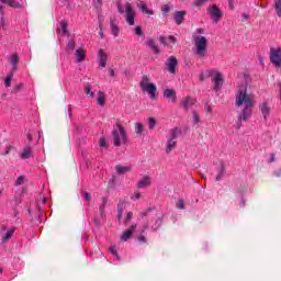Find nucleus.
<instances>
[{
	"label": "nucleus",
	"instance_id": "obj_32",
	"mask_svg": "<svg viewBox=\"0 0 281 281\" xmlns=\"http://www.w3.org/2000/svg\"><path fill=\"white\" fill-rule=\"evenodd\" d=\"M115 171L117 175H126V172H131V167L117 165L115 166Z\"/></svg>",
	"mask_w": 281,
	"mask_h": 281
},
{
	"label": "nucleus",
	"instance_id": "obj_6",
	"mask_svg": "<svg viewBox=\"0 0 281 281\" xmlns=\"http://www.w3.org/2000/svg\"><path fill=\"white\" fill-rule=\"evenodd\" d=\"M206 76L213 77L212 81L215 85L213 87V89L215 91H221V89H223L224 79H223V75L221 72L216 71V69H209V70H206Z\"/></svg>",
	"mask_w": 281,
	"mask_h": 281
},
{
	"label": "nucleus",
	"instance_id": "obj_3",
	"mask_svg": "<svg viewBox=\"0 0 281 281\" xmlns=\"http://www.w3.org/2000/svg\"><path fill=\"white\" fill-rule=\"evenodd\" d=\"M193 54L200 59L207 58V37L203 35H193Z\"/></svg>",
	"mask_w": 281,
	"mask_h": 281
},
{
	"label": "nucleus",
	"instance_id": "obj_56",
	"mask_svg": "<svg viewBox=\"0 0 281 281\" xmlns=\"http://www.w3.org/2000/svg\"><path fill=\"white\" fill-rule=\"evenodd\" d=\"M83 199H85V201H87L89 203V201H91V193L85 192L83 193Z\"/></svg>",
	"mask_w": 281,
	"mask_h": 281
},
{
	"label": "nucleus",
	"instance_id": "obj_18",
	"mask_svg": "<svg viewBox=\"0 0 281 281\" xmlns=\"http://www.w3.org/2000/svg\"><path fill=\"white\" fill-rule=\"evenodd\" d=\"M216 176H215V181H222L223 177H225V165L221 162L216 168Z\"/></svg>",
	"mask_w": 281,
	"mask_h": 281
},
{
	"label": "nucleus",
	"instance_id": "obj_16",
	"mask_svg": "<svg viewBox=\"0 0 281 281\" xmlns=\"http://www.w3.org/2000/svg\"><path fill=\"white\" fill-rule=\"evenodd\" d=\"M110 30H111V34H112V36H114V38H117V36H120V25L117 24L115 19L110 20Z\"/></svg>",
	"mask_w": 281,
	"mask_h": 281
},
{
	"label": "nucleus",
	"instance_id": "obj_9",
	"mask_svg": "<svg viewBox=\"0 0 281 281\" xmlns=\"http://www.w3.org/2000/svg\"><path fill=\"white\" fill-rule=\"evenodd\" d=\"M177 65H179V61L175 56H170L165 63V66L167 67V70L169 71V74H176Z\"/></svg>",
	"mask_w": 281,
	"mask_h": 281
},
{
	"label": "nucleus",
	"instance_id": "obj_27",
	"mask_svg": "<svg viewBox=\"0 0 281 281\" xmlns=\"http://www.w3.org/2000/svg\"><path fill=\"white\" fill-rule=\"evenodd\" d=\"M83 91L88 98H95V92L93 91V87L91 86V83L86 82L83 85Z\"/></svg>",
	"mask_w": 281,
	"mask_h": 281
},
{
	"label": "nucleus",
	"instance_id": "obj_7",
	"mask_svg": "<svg viewBox=\"0 0 281 281\" xmlns=\"http://www.w3.org/2000/svg\"><path fill=\"white\" fill-rule=\"evenodd\" d=\"M206 11L209 12V14L212 16L213 21L215 23H218V21H221V16H223V11H221V9H218V5L216 4H211L209 5V8L206 9Z\"/></svg>",
	"mask_w": 281,
	"mask_h": 281
},
{
	"label": "nucleus",
	"instance_id": "obj_47",
	"mask_svg": "<svg viewBox=\"0 0 281 281\" xmlns=\"http://www.w3.org/2000/svg\"><path fill=\"white\" fill-rule=\"evenodd\" d=\"M133 221V212H128L127 215L125 216V220L123 222V225L125 227H128V224Z\"/></svg>",
	"mask_w": 281,
	"mask_h": 281
},
{
	"label": "nucleus",
	"instance_id": "obj_2",
	"mask_svg": "<svg viewBox=\"0 0 281 281\" xmlns=\"http://www.w3.org/2000/svg\"><path fill=\"white\" fill-rule=\"evenodd\" d=\"M140 218H147L148 222L144 225H148V229H151V232H157L161 227V215L150 207L140 212Z\"/></svg>",
	"mask_w": 281,
	"mask_h": 281
},
{
	"label": "nucleus",
	"instance_id": "obj_53",
	"mask_svg": "<svg viewBox=\"0 0 281 281\" xmlns=\"http://www.w3.org/2000/svg\"><path fill=\"white\" fill-rule=\"evenodd\" d=\"M193 115V122L194 124H199V122H201V119L199 117V115L196 114V111L192 112Z\"/></svg>",
	"mask_w": 281,
	"mask_h": 281
},
{
	"label": "nucleus",
	"instance_id": "obj_20",
	"mask_svg": "<svg viewBox=\"0 0 281 281\" xmlns=\"http://www.w3.org/2000/svg\"><path fill=\"white\" fill-rule=\"evenodd\" d=\"M186 14H188V12L186 11H177L173 15V21L177 25H181L186 19Z\"/></svg>",
	"mask_w": 281,
	"mask_h": 281
},
{
	"label": "nucleus",
	"instance_id": "obj_59",
	"mask_svg": "<svg viewBox=\"0 0 281 281\" xmlns=\"http://www.w3.org/2000/svg\"><path fill=\"white\" fill-rule=\"evenodd\" d=\"M169 43H177V38L172 35H169L168 38Z\"/></svg>",
	"mask_w": 281,
	"mask_h": 281
},
{
	"label": "nucleus",
	"instance_id": "obj_22",
	"mask_svg": "<svg viewBox=\"0 0 281 281\" xmlns=\"http://www.w3.org/2000/svg\"><path fill=\"white\" fill-rule=\"evenodd\" d=\"M19 55L16 53L12 54L10 57H9V63L10 65H12V69H11V72L14 74V71H16L18 69V65H19Z\"/></svg>",
	"mask_w": 281,
	"mask_h": 281
},
{
	"label": "nucleus",
	"instance_id": "obj_48",
	"mask_svg": "<svg viewBox=\"0 0 281 281\" xmlns=\"http://www.w3.org/2000/svg\"><path fill=\"white\" fill-rule=\"evenodd\" d=\"M148 126H149V131L155 130V126H157V121L155 120V117H149L148 119Z\"/></svg>",
	"mask_w": 281,
	"mask_h": 281
},
{
	"label": "nucleus",
	"instance_id": "obj_38",
	"mask_svg": "<svg viewBox=\"0 0 281 281\" xmlns=\"http://www.w3.org/2000/svg\"><path fill=\"white\" fill-rule=\"evenodd\" d=\"M106 203H109V200L106 198H102V203L99 206V212H100L101 218H104V210L106 207Z\"/></svg>",
	"mask_w": 281,
	"mask_h": 281
},
{
	"label": "nucleus",
	"instance_id": "obj_19",
	"mask_svg": "<svg viewBox=\"0 0 281 281\" xmlns=\"http://www.w3.org/2000/svg\"><path fill=\"white\" fill-rule=\"evenodd\" d=\"M148 227H149L148 224H143L140 234L137 237V241L139 243V245H146L147 243L146 231H148Z\"/></svg>",
	"mask_w": 281,
	"mask_h": 281
},
{
	"label": "nucleus",
	"instance_id": "obj_11",
	"mask_svg": "<svg viewBox=\"0 0 281 281\" xmlns=\"http://www.w3.org/2000/svg\"><path fill=\"white\" fill-rule=\"evenodd\" d=\"M3 3L10 5V8H23L25 0H20V2H16V0H0V8H2V10Z\"/></svg>",
	"mask_w": 281,
	"mask_h": 281
},
{
	"label": "nucleus",
	"instance_id": "obj_13",
	"mask_svg": "<svg viewBox=\"0 0 281 281\" xmlns=\"http://www.w3.org/2000/svg\"><path fill=\"white\" fill-rule=\"evenodd\" d=\"M106 60H109V56L106 55V53L104 52V49H99L98 52V63H99V67H101L102 69H104V67H106Z\"/></svg>",
	"mask_w": 281,
	"mask_h": 281
},
{
	"label": "nucleus",
	"instance_id": "obj_24",
	"mask_svg": "<svg viewBox=\"0 0 281 281\" xmlns=\"http://www.w3.org/2000/svg\"><path fill=\"white\" fill-rule=\"evenodd\" d=\"M59 27L58 32H61V36H67V34H69V22H67V20H61L59 23Z\"/></svg>",
	"mask_w": 281,
	"mask_h": 281
},
{
	"label": "nucleus",
	"instance_id": "obj_64",
	"mask_svg": "<svg viewBox=\"0 0 281 281\" xmlns=\"http://www.w3.org/2000/svg\"><path fill=\"white\" fill-rule=\"evenodd\" d=\"M274 177H281V169H279L278 171L273 172Z\"/></svg>",
	"mask_w": 281,
	"mask_h": 281
},
{
	"label": "nucleus",
	"instance_id": "obj_33",
	"mask_svg": "<svg viewBox=\"0 0 281 281\" xmlns=\"http://www.w3.org/2000/svg\"><path fill=\"white\" fill-rule=\"evenodd\" d=\"M81 157L88 168H91V156L87 150H81Z\"/></svg>",
	"mask_w": 281,
	"mask_h": 281
},
{
	"label": "nucleus",
	"instance_id": "obj_17",
	"mask_svg": "<svg viewBox=\"0 0 281 281\" xmlns=\"http://www.w3.org/2000/svg\"><path fill=\"white\" fill-rule=\"evenodd\" d=\"M1 229L2 232H5L4 234H2L1 243L5 244L8 240H10V238H12V236H14V228L2 227Z\"/></svg>",
	"mask_w": 281,
	"mask_h": 281
},
{
	"label": "nucleus",
	"instance_id": "obj_12",
	"mask_svg": "<svg viewBox=\"0 0 281 281\" xmlns=\"http://www.w3.org/2000/svg\"><path fill=\"white\" fill-rule=\"evenodd\" d=\"M137 229V224H134L132 226H130V228H127L125 232H123V234L121 235V240L123 243H126L127 240H130L131 236H133V234H135V231Z\"/></svg>",
	"mask_w": 281,
	"mask_h": 281
},
{
	"label": "nucleus",
	"instance_id": "obj_35",
	"mask_svg": "<svg viewBox=\"0 0 281 281\" xmlns=\"http://www.w3.org/2000/svg\"><path fill=\"white\" fill-rule=\"evenodd\" d=\"M138 9L140 10V12H143V14H148L149 16H151V14H155V12H153V10L148 9V5H146V3H144V2L138 4Z\"/></svg>",
	"mask_w": 281,
	"mask_h": 281
},
{
	"label": "nucleus",
	"instance_id": "obj_29",
	"mask_svg": "<svg viewBox=\"0 0 281 281\" xmlns=\"http://www.w3.org/2000/svg\"><path fill=\"white\" fill-rule=\"evenodd\" d=\"M148 186H150V177L148 176L143 177L137 183L139 189L148 188Z\"/></svg>",
	"mask_w": 281,
	"mask_h": 281
},
{
	"label": "nucleus",
	"instance_id": "obj_31",
	"mask_svg": "<svg viewBox=\"0 0 281 281\" xmlns=\"http://www.w3.org/2000/svg\"><path fill=\"white\" fill-rule=\"evenodd\" d=\"M164 97L165 98H171V102L175 103L177 102V97H176V92L172 89H166L164 90Z\"/></svg>",
	"mask_w": 281,
	"mask_h": 281
},
{
	"label": "nucleus",
	"instance_id": "obj_28",
	"mask_svg": "<svg viewBox=\"0 0 281 281\" xmlns=\"http://www.w3.org/2000/svg\"><path fill=\"white\" fill-rule=\"evenodd\" d=\"M21 159H30L32 157V146L26 145L20 154Z\"/></svg>",
	"mask_w": 281,
	"mask_h": 281
},
{
	"label": "nucleus",
	"instance_id": "obj_10",
	"mask_svg": "<svg viewBox=\"0 0 281 281\" xmlns=\"http://www.w3.org/2000/svg\"><path fill=\"white\" fill-rule=\"evenodd\" d=\"M140 89L145 93H148L151 100H155V98H157V86L155 83H149Z\"/></svg>",
	"mask_w": 281,
	"mask_h": 281
},
{
	"label": "nucleus",
	"instance_id": "obj_1",
	"mask_svg": "<svg viewBox=\"0 0 281 281\" xmlns=\"http://www.w3.org/2000/svg\"><path fill=\"white\" fill-rule=\"evenodd\" d=\"M247 79L245 77H238L235 105L237 108L244 105V109L237 115L238 126H240V122H249V120H251V115H254V97L247 93Z\"/></svg>",
	"mask_w": 281,
	"mask_h": 281
},
{
	"label": "nucleus",
	"instance_id": "obj_41",
	"mask_svg": "<svg viewBox=\"0 0 281 281\" xmlns=\"http://www.w3.org/2000/svg\"><path fill=\"white\" fill-rule=\"evenodd\" d=\"M209 0H194L192 3V8H198L199 10H201V8H203V5H205V3H207Z\"/></svg>",
	"mask_w": 281,
	"mask_h": 281
},
{
	"label": "nucleus",
	"instance_id": "obj_30",
	"mask_svg": "<svg viewBox=\"0 0 281 281\" xmlns=\"http://www.w3.org/2000/svg\"><path fill=\"white\" fill-rule=\"evenodd\" d=\"M175 148H177V140H172V139L168 138L167 144H166L167 155H170V153L173 151Z\"/></svg>",
	"mask_w": 281,
	"mask_h": 281
},
{
	"label": "nucleus",
	"instance_id": "obj_60",
	"mask_svg": "<svg viewBox=\"0 0 281 281\" xmlns=\"http://www.w3.org/2000/svg\"><path fill=\"white\" fill-rule=\"evenodd\" d=\"M204 109H205L206 113H212V106H210V104H205Z\"/></svg>",
	"mask_w": 281,
	"mask_h": 281
},
{
	"label": "nucleus",
	"instance_id": "obj_49",
	"mask_svg": "<svg viewBox=\"0 0 281 281\" xmlns=\"http://www.w3.org/2000/svg\"><path fill=\"white\" fill-rule=\"evenodd\" d=\"M99 146H100V148H109V145H106V138L104 136L100 137Z\"/></svg>",
	"mask_w": 281,
	"mask_h": 281
},
{
	"label": "nucleus",
	"instance_id": "obj_4",
	"mask_svg": "<svg viewBox=\"0 0 281 281\" xmlns=\"http://www.w3.org/2000/svg\"><path fill=\"white\" fill-rule=\"evenodd\" d=\"M112 139L113 145L116 148H120V146H125V144H128V135L126 134V130L124 126L116 124L112 131Z\"/></svg>",
	"mask_w": 281,
	"mask_h": 281
},
{
	"label": "nucleus",
	"instance_id": "obj_57",
	"mask_svg": "<svg viewBox=\"0 0 281 281\" xmlns=\"http://www.w3.org/2000/svg\"><path fill=\"white\" fill-rule=\"evenodd\" d=\"M246 21H249V14L243 13V14H241V22H243V23H246Z\"/></svg>",
	"mask_w": 281,
	"mask_h": 281
},
{
	"label": "nucleus",
	"instance_id": "obj_23",
	"mask_svg": "<svg viewBox=\"0 0 281 281\" xmlns=\"http://www.w3.org/2000/svg\"><path fill=\"white\" fill-rule=\"evenodd\" d=\"M74 133L78 140H80V137L86 135L87 131L85 130V126L75 124L74 126Z\"/></svg>",
	"mask_w": 281,
	"mask_h": 281
},
{
	"label": "nucleus",
	"instance_id": "obj_14",
	"mask_svg": "<svg viewBox=\"0 0 281 281\" xmlns=\"http://www.w3.org/2000/svg\"><path fill=\"white\" fill-rule=\"evenodd\" d=\"M75 63L77 64V65H80V63H83V60H86V58H87V53H85V49H82V47H80V48H77L76 50H75Z\"/></svg>",
	"mask_w": 281,
	"mask_h": 281
},
{
	"label": "nucleus",
	"instance_id": "obj_50",
	"mask_svg": "<svg viewBox=\"0 0 281 281\" xmlns=\"http://www.w3.org/2000/svg\"><path fill=\"white\" fill-rule=\"evenodd\" d=\"M134 32H135L136 36H140V38H145L144 31L142 30V26H136L134 29Z\"/></svg>",
	"mask_w": 281,
	"mask_h": 281
},
{
	"label": "nucleus",
	"instance_id": "obj_51",
	"mask_svg": "<svg viewBox=\"0 0 281 281\" xmlns=\"http://www.w3.org/2000/svg\"><path fill=\"white\" fill-rule=\"evenodd\" d=\"M23 183H25V177L20 176V177L15 180V186H23Z\"/></svg>",
	"mask_w": 281,
	"mask_h": 281
},
{
	"label": "nucleus",
	"instance_id": "obj_25",
	"mask_svg": "<svg viewBox=\"0 0 281 281\" xmlns=\"http://www.w3.org/2000/svg\"><path fill=\"white\" fill-rule=\"evenodd\" d=\"M8 25H10V23L5 20V12L3 11V7H0V26L2 30H8Z\"/></svg>",
	"mask_w": 281,
	"mask_h": 281
},
{
	"label": "nucleus",
	"instance_id": "obj_62",
	"mask_svg": "<svg viewBox=\"0 0 281 281\" xmlns=\"http://www.w3.org/2000/svg\"><path fill=\"white\" fill-rule=\"evenodd\" d=\"M229 10H234V0H228Z\"/></svg>",
	"mask_w": 281,
	"mask_h": 281
},
{
	"label": "nucleus",
	"instance_id": "obj_45",
	"mask_svg": "<svg viewBox=\"0 0 281 281\" xmlns=\"http://www.w3.org/2000/svg\"><path fill=\"white\" fill-rule=\"evenodd\" d=\"M12 78H14V72H10L7 78L4 79V87H11L12 86Z\"/></svg>",
	"mask_w": 281,
	"mask_h": 281
},
{
	"label": "nucleus",
	"instance_id": "obj_37",
	"mask_svg": "<svg viewBox=\"0 0 281 281\" xmlns=\"http://www.w3.org/2000/svg\"><path fill=\"white\" fill-rule=\"evenodd\" d=\"M126 203L122 200H120L119 204H117V218L119 221L122 220V214H124V207H125Z\"/></svg>",
	"mask_w": 281,
	"mask_h": 281
},
{
	"label": "nucleus",
	"instance_id": "obj_44",
	"mask_svg": "<svg viewBox=\"0 0 281 281\" xmlns=\"http://www.w3.org/2000/svg\"><path fill=\"white\" fill-rule=\"evenodd\" d=\"M110 254H112L114 260H116V262H120V255L117 254V249L115 248V246H111L110 247Z\"/></svg>",
	"mask_w": 281,
	"mask_h": 281
},
{
	"label": "nucleus",
	"instance_id": "obj_34",
	"mask_svg": "<svg viewBox=\"0 0 281 281\" xmlns=\"http://www.w3.org/2000/svg\"><path fill=\"white\" fill-rule=\"evenodd\" d=\"M147 45L150 47L154 54H159V52H161L159 49V46H157V44H155V41L150 37L147 40Z\"/></svg>",
	"mask_w": 281,
	"mask_h": 281
},
{
	"label": "nucleus",
	"instance_id": "obj_21",
	"mask_svg": "<svg viewBox=\"0 0 281 281\" xmlns=\"http://www.w3.org/2000/svg\"><path fill=\"white\" fill-rule=\"evenodd\" d=\"M194 104H196V99L192 98V97H186L182 100V106L183 109L188 110V109H192L194 106Z\"/></svg>",
	"mask_w": 281,
	"mask_h": 281
},
{
	"label": "nucleus",
	"instance_id": "obj_26",
	"mask_svg": "<svg viewBox=\"0 0 281 281\" xmlns=\"http://www.w3.org/2000/svg\"><path fill=\"white\" fill-rule=\"evenodd\" d=\"M181 135V128L175 127L169 130V136L168 139H172L173 142H177V138Z\"/></svg>",
	"mask_w": 281,
	"mask_h": 281
},
{
	"label": "nucleus",
	"instance_id": "obj_8",
	"mask_svg": "<svg viewBox=\"0 0 281 281\" xmlns=\"http://www.w3.org/2000/svg\"><path fill=\"white\" fill-rule=\"evenodd\" d=\"M270 60L276 67H281V48H271L270 49Z\"/></svg>",
	"mask_w": 281,
	"mask_h": 281
},
{
	"label": "nucleus",
	"instance_id": "obj_36",
	"mask_svg": "<svg viewBox=\"0 0 281 281\" xmlns=\"http://www.w3.org/2000/svg\"><path fill=\"white\" fill-rule=\"evenodd\" d=\"M104 102H106V95L104 92L99 91L97 97V104H99V106H104Z\"/></svg>",
	"mask_w": 281,
	"mask_h": 281
},
{
	"label": "nucleus",
	"instance_id": "obj_46",
	"mask_svg": "<svg viewBox=\"0 0 281 281\" xmlns=\"http://www.w3.org/2000/svg\"><path fill=\"white\" fill-rule=\"evenodd\" d=\"M274 10L277 16L281 18V0H274Z\"/></svg>",
	"mask_w": 281,
	"mask_h": 281
},
{
	"label": "nucleus",
	"instance_id": "obj_61",
	"mask_svg": "<svg viewBox=\"0 0 281 281\" xmlns=\"http://www.w3.org/2000/svg\"><path fill=\"white\" fill-rule=\"evenodd\" d=\"M159 43H161L162 45H167V43H166V37H164V36H160L159 37Z\"/></svg>",
	"mask_w": 281,
	"mask_h": 281
},
{
	"label": "nucleus",
	"instance_id": "obj_54",
	"mask_svg": "<svg viewBox=\"0 0 281 281\" xmlns=\"http://www.w3.org/2000/svg\"><path fill=\"white\" fill-rule=\"evenodd\" d=\"M140 198H142V193H139V192H136L131 195L132 201H138V199H140Z\"/></svg>",
	"mask_w": 281,
	"mask_h": 281
},
{
	"label": "nucleus",
	"instance_id": "obj_43",
	"mask_svg": "<svg viewBox=\"0 0 281 281\" xmlns=\"http://www.w3.org/2000/svg\"><path fill=\"white\" fill-rule=\"evenodd\" d=\"M74 49H76V40L74 37H70L67 43V50L74 52Z\"/></svg>",
	"mask_w": 281,
	"mask_h": 281
},
{
	"label": "nucleus",
	"instance_id": "obj_39",
	"mask_svg": "<svg viewBox=\"0 0 281 281\" xmlns=\"http://www.w3.org/2000/svg\"><path fill=\"white\" fill-rule=\"evenodd\" d=\"M148 85H153V82H150V77H148L147 75H144L142 77L139 87H140V89H143L144 87H147Z\"/></svg>",
	"mask_w": 281,
	"mask_h": 281
},
{
	"label": "nucleus",
	"instance_id": "obj_40",
	"mask_svg": "<svg viewBox=\"0 0 281 281\" xmlns=\"http://www.w3.org/2000/svg\"><path fill=\"white\" fill-rule=\"evenodd\" d=\"M41 203H42V205H45V203H47V199L41 198L36 205V210H37L40 216H43V211H42L43 209L41 207Z\"/></svg>",
	"mask_w": 281,
	"mask_h": 281
},
{
	"label": "nucleus",
	"instance_id": "obj_15",
	"mask_svg": "<svg viewBox=\"0 0 281 281\" xmlns=\"http://www.w3.org/2000/svg\"><path fill=\"white\" fill-rule=\"evenodd\" d=\"M259 109L261 111L263 120L267 121L269 119V115H271V106H269V103L263 102L259 105Z\"/></svg>",
	"mask_w": 281,
	"mask_h": 281
},
{
	"label": "nucleus",
	"instance_id": "obj_52",
	"mask_svg": "<svg viewBox=\"0 0 281 281\" xmlns=\"http://www.w3.org/2000/svg\"><path fill=\"white\" fill-rule=\"evenodd\" d=\"M162 14L166 16L168 12H170V7L168 4H165L161 7Z\"/></svg>",
	"mask_w": 281,
	"mask_h": 281
},
{
	"label": "nucleus",
	"instance_id": "obj_58",
	"mask_svg": "<svg viewBox=\"0 0 281 281\" xmlns=\"http://www.w3.org/2000/svg\"><path fill=\"white\" fill-rule=\"evenodd\" d=\"M95 8H102V0H94Z\"/></svg>",
	"mask_w": 281,
	"mask_h": 281
},
{
	"label": "nucleus",
	"instance_id": "obj_42",
	"mask_svg": "<svg viewBox=\"0 0 281 281\" xmlns=\"http://www.w3.org/2000/svg\"><path fill=\"white\" fill-rule=\"evenodd\" d=\"M136 135H142L144 133V125L139 122L134 124Z\"/></svg>",
	"mask_w": 281,
	"mask_h": 281
},
{
	"label": "nucleus",
	"instance_id": "obj_63",
	"mask_svg": "<svg viewBox=\"0 0 281 281\" xmlns=\"http://www.w3.org/2000/svg\"><path fill=\"white\" fill-rule=\"evenodd\" d=\"M22 88H23V83H19V85L14 88V91H21Z\"/></svg>",
	"mask_w": 281,
	"mask_h": 281
},
{
	"label": "nucleus",
	"instance_id": "obj_5",
	"mask_svg": "<svg viewBox=\"0 0 281 281\" xmlns=\"http://www.w3.org/2000/svg\"><path fill=\"white\" fill-rule=\"evenodd\" d=\"M117 11L120 14H124V19L127 25H131V26L135 25L136 12H135V9H133V4H131V2H125L124 5L119 4Z\"/></svg>",
	"mask_w": 281,
	"mask_h": 281
},
{
	"label": "nucleus",
	"instance_id": "obj_55",
	"mask_svg": "<svg viewBox=\"0 0 281 281\" xmlns=\"http://www.w3.org/2000/svg\"><path fill=\"white\" fill-rule=\"evenodd\" d=\"M177 207H178V210H183L186 207L183 200H179L177 202Z\"/></svg>",
	"mask_w": 281,
	"mask_h": 281
}]
</instances>
